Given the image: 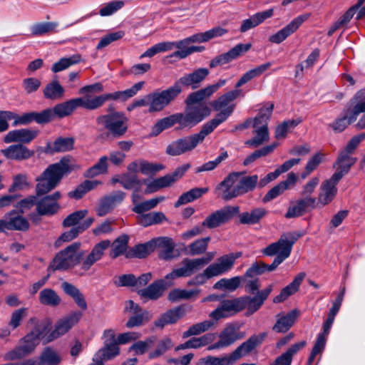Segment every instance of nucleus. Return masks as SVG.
Instances as JSON below:
<instances>
[{"mask_svg":"<svg viewBox=\"0 0 365 365\" xmlns=\"http://www.w3.org/2000/svg\"><path fill=\"white\" fill-rule=\"evenodd\" d=\"M102 184V182L100 180H86L80 185H78L76 188L71 191L68 193V195L71 198H74L76 200H78L82 198L88 192L95 189L98 185Z\"/></svg>","mask_w":365,"mask_h":365,"instance_id":"obj_48","label":"nucleus"},{"mask_svg":"<svg viewBox=\"0 0 365 365\" xmlns=\"http://www.w3.org/2000/svg\"><path fill=\"white\" fill-rule=\"evenodd\" d=\"M129 237L127 235H121L117 237L109 247H111L110 257L112 259H116L119 256L125 255L127 253L128 247Z\"/></svg>","mask_w":365,"mask_h":365,"instance_id":"obj_45","label":"nucleus"},{"mask_svg":"<svg viewBox=\"0 0 365 365\" xmlns=\"http://www.w3.org/2000/svg\"><path fill=\"white\" fill-rule=\"evenodd\" d=\"M273 13V9H269L266 11L256 13L250 16V18L243 20L240 29V32L245 33L248 30L256 27L266 19L272 17Z\"/></svg>","mask_w":365,"mask_h":365,"instance_id":"obj_37","label":"nucleus"},{"mask_svg":"<svg viewBox=\"0 0 365 365\" xmlns=\"http://www.w3.org/2000/svg\"><path fill=\"white\" fill-rule=\"evenodd\" d=\"M297 182V175L294 173H289L287 179L280 182L269 190L262 199L263 202H268L287 190L291 185H294Z\"/></svg>","mask_w":365,"mask_h":365,"instance_id":"obj_33","label":"nucleus"},{"mask_svg":"<svg viewBox=\"0 0 365 365\" xmlns=\"http://www.w3.org/2000/svg\"><path fill=\"white\" fill-rule=\"evenodd\" d=\"M240 90L235 89L222 95L212 103L213 109L215 110H222V108L225 109L230 106H234L235 108V104L230 103L240 96Z\"/></svg>","mask_w":365,"mask_h":365,"instance_id":"obj_51","label":"nucleus"},{"mask_svg":"<svg viewBox=\"0 0 365 365\" xmlns=\"http://www.w3.org/2000/svg\"><path fill=\"white\" fill-rule=\"evenodd\" d=\"M175 243L168 237H159L155 238V250L158 249V257L160 259L170 261L175 256L174 255Z\"/></svg>","mask_w":365,"mask_h":365,"instance_id":"obj_32","label":"nucleus"},{"mask_svg":"<svg viewBox=\"0 0 365 365\" xmlns=\"http://www.w3.org/2000/svg\"><path fill=\"white\" fill-rule=\"evenodd\" d=\"M155 250V238L143 244H138L130 249L125 254L126 258L143 259Z\"/></svg>","mask_w":365,"mask_h":365,"instance_id":"obj_40","label":"nucleus"},{"mask_svg":"<svg viewBox=\"0 0 365 365\" xmlns=\"http://www.w3.org/2000/svg\"><path fill=\"white\" fill-rule=\"evenodd\" d=\"M245 333L240 331V326L237 322H230L219 334V339L207 347L208 351L229 347L236 341L244 339Z\"/></svg>","mask_w":365,"mask_h":365,"instance_id":"obj_11","label":"nucleus"},{"mask_svg":"<svg viewBox=\"0 0 365 365\" xmlns=\"http://www.w3.org/2000/svg\"><path fill=\"white\" fill-rule=\"evenodd\" d=\"M244 277H234L230 279L223 278L217 281L213 286L215 289L233 292L236 290L241 284Z\"/></svg>","mask_w":365,"mask_h":365,"instance_id":"obj_54","label":"nucleus"},{"mask_svg":"<svg viewBox=\"0 0 365 365\" xmlns=\"http://www.w3.org/2000/svg\"><path fill=\"white\" fill-rule=\"evenodd\" d=\"M38 134V131L28 128H21L13 130L7 133L4 138V142L6 143H19L18 144H29L35 139Z\"/></svg>","mask_w":365,"mask_h":365,"instance_id":"obj_26","label":"nucleus"},{"mask_svg":"<svg viewBox=\"0 0 365 365\" xmlns=\"http://www.w3.org/2000/svg\"><path fill=\"white\" fill-rule=\"evenodd\" d=\"M81 56L79 54H74L70 57L61 58L58 61L53 64L51 71L53 73L62 71L70 66L80 63Z\"/></svg>","mask_w":365,"mask_h":365,"instance_id":"obj_58","label":"nucleus"},{"mask_svg":"<svg viewBox=\"0 0 365 365\" xmlns=\"http://www.w3.org/2000/svg\"><path fill=\"white\" fill-rule=\"evenodd\" d=\"M265 336L266 333L253 334L230 354L221 357L209 355L200 358L196 365H233L237 360L250 354L259 346Z\"/></svg>","mask_w":365,"mask_h":365,"instance_id":"obj_7","label":"nucleus"},{"mask_svg":"<svg viewBox=\"0 0 365 365\" xmlns=\"http://www.w3.org/2000/svg\"><path fill=\"white\" fill-rule=\"evenodd\" d=\"M43 93L46 99L57 100L63 97L64 88L57 80H53L45 86Z\"/></svg>","mask_w":365,"mask_h":365,"instance_id":"obj_53","label":"nucleus"},{"mask_svg":"<svg viewBox=\"0 0 365 365\" xmlns=\"http://www.w3.org/2000/svg\"><path fill=\"white\" fill-rule=\"evenodd\" d=\"M259 179L257 175L243 177L240 179L237 188L234 192V196H240L245 193L251 192L258 186Z\"/></svg>","mask_w":365,"mask_h":365,"instance_id":"obj_47","label":"nucleus"},{"mask_svg":"<svg viewBox=\"0 0 365 365\" xmlns=\"http://www.w3.org/2000/svg\"><path fill=\"white\" fill-rule=\"evenodd\" d=\"M339 180H335L331 176L321 185V192L317 199V206L324 207L330 203L337 193L336 185Z\"/></svg>","mask_w":365,"mask_h":365,"instance_id":"obj_25","label":"nucleus"},{"mask_svg":"<svg viewBox=\"0 0 365 365\" xmlns=\"http://www.w3.org/2000/svg\"><path fill=\"white\" fill-rule=\"evenodd\" d=\"M274 105L272 103H269L267 106L261 108L257 116L252 120L253 127L267 126Z\"/></svg>","mask_w":365,"mask_h":365,"instance_id":"obj_61","label":"nucleus"},{"mask_svg":"<svg viewBox=\"0 0 365 365\" xmlns=\"http://www.w3.org/2000/svg\"><path fill=\"white\" fill-rule=\"evenodd\" d=\"M96 120L107 130L108 135L114 138L123 137L128 131V118L123 112L100 115Z\"/></svg>","mask_w":365,"mask_h":365,"instance_id":"obj_10","label":"nucleus"},{"mask_svg":"<svg viewBox=\"0 0 365 365\" xmlns=\"http://www.w3.org/2000/svg\"><path fill=\"white\" fill-rule=\"evenodd\" d=\"M270 288L260 292L255 297H240L232 299L222 300L217 307L209 314L211 319L196 323L190 326L183 332L182 337L199 335L203 332L214 329L217 322L222 319L229 318L247 308V315H252L258 311L268 298Z\"/></svg>","mask_w":365,"mask_h":365,"instance_id":"obj_1","label":"nucleus"},{"mask_svg":"<svg viewBox=\"0 0 365 365\" xmlns=\"http://www.w3.org/2000/svg\"><path fill=\"white\" fill-rule=\"evenodd\" d=\"M75 139L73 137H58L53 143H47L43 152L53 155L57 153H66L73 150Z\"/></svg>","mask_w":365,"mask_h":365,"instance_id":"obj_30","label":"nucleus"},{"mask_svg":"<svg viewBox=\"0 0 365 365\" xmlns=\"http://www.w3.org/2000/svg\"><path fill=\"white\" fill-rule=\"evenodd\" d=\"M363 99H365V90H360L350 101L351 108L344 109L339 116L329 125L334 133H339L345 130L360 113L365 112V102H363Z\"/></svg>","mask_w":365,"mask_h":365,"instance_id":"obj_9","label":"nucleus"},{"mask_svg":"<svg viewBox=\"0 0 365 365\" xmlns=\"http://www.w3.org/2000/svg\"><path fill=\"white\" fill-rule=\"evenodd\" d=\"M173 184H174L173 179L169 174H167L150 182L147 186L145 192L152 193L161 188L170 187Z\"/></svg>","mask_w":365,"mask_h":365,"instance_id":"obj_60","label":"nucleus"},{"mask_svg":"<svg viewBox=\"0 0 365 365\" xmlns=\"http://www.w3.org/2000/svg\"><path fill=\"white\" fill-rule=\"evenodd\" d=\"M214 257V253L209 252L207 257L197 259L185 258L182 261V267L175 269L165 276L166 279H174L175 277H187L193 274L201 269L205 264L210 262Z\"/></svg>","mask_w":365,"mask_h":365,"instance_id":"obj_12","label":"nucleus"},{"mask_svg":"<svg viewBox=\"0 0 365 365\" xmlns=\"http://www.w3.org/2000/svg\"><path fill=\"white\" fill-rule=\"evenodd\" d=\"M305 277L304 272L299 273L287 286L284 287L280 293L273 299V302L275 304L281 303L285 301L289 297L295 294L302 284L304 278Z\"/></svg>","mask_w":365,"mask_h":365,"instance_id":"obj_35","label":"nucleus"},{"mask_svg":"<svg viewBox=\"0 0 365 365\" xmlns=\"http://www.w3.org/2000/svg\"><path fill=\"white\" fill-rule=\"evenodd\" d=\"M163 280H158L150 284L148 287L138 291V294L145 302L148 300H157L163 294L165 290Z\"/></svg>","mask_w":365,"mask_h":365,"instance_id":"obj_36","label":"nucleus"},{"mask_svg":"<svg viewBox=\"0 0 365 365\" xmlns=\"http://www.w3.org/2000/svg\"><path fill=\"white\" fill-rule=\"evenodd\" d=\"M310 14H306L299 15L291 21L286 26L278 31L276 34L271 35L269 37V41L272 43L279 44L284 41L287 37L291 36L300 26L307 21Z\"/></svg>","mask_w":365,"mask_h":365,"instance_id":"obj_22","label":"nucleus"},{"mask_svg":"<svg viewBox=\"0 0 365 365\" xmlns=\"http://www.w3.org/2000/svg\"><path fill=\"white\" fill-rule=\"evenodd\" d=\"M175 124H176L175 114L163 118L154 124L152 127L150 135L152 136H157L164 130L173 127Z\"/></svg>","mask_w":365,"mask_h":365,"instance_id":"obj_59","label":"nucleus"},{"mask_svg":"<svg viewBox=\"0 0 365 365\" xmlns=\"http://www.w3.org/2000/svg\"><path fill=\"white\" fill-rule=\"evenodd\" d=\"M299 237L300 235L292 232L282 235L278 241L269 245L262 251L266 256L276 255L272 263L267 264L261 261L254 262L245 272L243 275L244 279L257 277L265 272L275 270L284 260L289 257L292 247Z\"/></svg>","mask_w":365,"mask_h":365,"instance_id":"obj_5","label":"nucleus"},{"mask_svg":"<svg viewBox=\"0 0 365 365\" xmlns=\"http://www.w3.org/2000/svg\"><path fill=\"white\" fill-rule=\"evenodd\" d=\"M241 175L240 173H230L217 187V190L221 191V197L224 200H230L237 196H234V192L237 188V185L233 186L235 181Z\"/></svg>","mask_w":365,"mask_h":365,"instance_id":"obj_31","label":"nucleus"},{"mask_svg":"<svg viewBox=\"0 0 365 365\" xmlns=\"http://www.w3.org/2000/svg\"><path fill=\"white\" fill-rule=\"evenodd\" d=\"M239 206H225L209 215L202 222V225L209 229L216 228L229 222L233 217L239 214Z\"/></svg>","mask_w":365,"mask_h":365,"instance_id":"obj_15","label":"nucleus"},{"mask_svg":"<svg viewBox=\"0 0 365 365\" xmlns=\"http://www.w3.org/2000/svg\"><path fill=\"white\" fill-rule=\"evenodd\" d=\"M233 111L234 106H228L218 113L213 119L205 123L199 133L192 135L197 145L202 143L206 136L210 134L219 125L225 122Z\"/></svg>","mask_w":365,"mask_h":365,"instance_id":"obj_16","label":"nucleus"},{"mask_svg":"<svg viewBox=\"0 0 365 365\" xmlns=\"http://www.w3.org/2000/svg\"><path fill=\"white\" fill-rule=\"evenodd\" d=\"M110 245L109 240H101L96 244L86 255L85 250H80L81 245L80 242H73L56 253L47 270L48 272L66 271L79 265L81 270L84 272H88L93 265L103 258Z\"/></svg>","mask_w":365,"mask_h":365,"instance_id":"obj_2","label":"nucleus"},{"mask_svg":"<svg viewBox=\"0 0 365 365\" xmlns=\"http://www.w3.org/2000/svg\"><path fill=\"white\" fill-rule=\"evenodd\" d=\"M278 143H274L271 145L264 146L260 149L255 150L252 153L247 156L243 161V165L247 166L255 162L257 159L268 155L272 153L277 147Z\"/></svg>","mask_w":365,"mask_h":365,"instance_id":"obj_56","label":"nucleus"},{"mask_svg":"<svg viewBox=\"0 0 365 365\" xmlns=\"http://www.w3.org/2000/svg\"><path fill=\"white\" fill-rule=\"evenodd\" d=\"M316 207L315 197H302L290 204L284 217L287 219L299 217Z\"/></svg>","mask_w":365,"mask_h":365,"instance_id":"obj_24","label":"nucleus"},{"mask_svg":"<svg viewBox=\"0 0 365 365\" xmlns=\"http://www.w3.org/2000/svg\"><path fill=\"white\" fill-rule=\"evenodd\" d=\"M61 361V356L51 346L45 347L38 357V365H58Z\"/></svg>","mask_w":365,"mask_h":365,"instance_id":"obj_49","label":"nucleus"},{"mask_svg":"<svg viewBox=\"0 0 365 365\" xmlns=\"http://www.w3.org/2000/svg\"><path fill=\"white\" fill-rule=\"evenodd\" d=\"M108 157L106 155L101 157L96 164L86 170L83 176L87 178H93L100 175L106 174L108 168Z\"/></svg>","mask_w":365,"mask_h":365,"instance_id":"obj_52","label":"nucleus"},{"mask_svg":"<svg viewBox=\"0 0 365 365\" xmlns=\"http://www.w3.org/2000/svg\"><path fill=\"white\" fill-rule=\"evenodd\" d=\"M55 119L53 108H46L41 112H29L23 114L22 122L28 125L33 121L38 124H46Z\"/></svg>","mask_w":365,"mask_h":365,"instance_id":"obj_34","label":"nucleus"},{"mask_svg":"<svg viewBox=\"0 0 365 365\" xmlns=\"http://www.w3.org/2000/svg\"><path fill=\"white\" fill-rule=\"evenodd\" d=\"M73 170L71 157L64 156L58 163L51 164L36 178V186L37 196L47 194L54 189L63 176L68 175Z\"/></svg>","mask_w":365,"mask_h":365,"instance_id":"obj_6","label":"nucleus"},{"mask_svg":"<svg viewBox=\"0 0 365 365\" xmlns=\"http://www.w3.org/2000/svg\"><path fill=\"white\" fill-rule=\"evenodd\" d=\"M307 344L305 341H302L292 344L285 352L277 356L270 365H291L293 356Z\"/></svg>","mask_w":365,"mask_h":365,"instance_id":"obj_42","label":"nucleus"},{"mask_svg":"<svg viewBox=\"0 0 365 365\" xmlns=\"http://www.w3.org/2000/svg\"><path fill=\"white\" fill-rule=\"evenodd\" d=\"M39 302L46 306L56 307L61 302V298L52 289L46 288L39 293Z\"/></svg>","mask_w":365,"mask_h":365,"instance_id":"obj_55","label":"nucleus"},{"mask_svg":"<svg viewBox=\"0 0 365 365\" xmlns=\"http://www.w3.org/2000/svg\"><path fill=\"white\" fill-rule=\"evenodd\" d=\"M137 220L140 225L147 227L153 225L161 224L168 221V219L162 212H151L138 215Z\"/></svg>","mask_w":365,"mask_h":365,"instance_id":"obj_46","label":"nucleus"},{"mask_svg":"<svg viewBox=\"0 0 365 365\" xmlns=\"http://www.w3.org/2000/svg\"><path fill=\"white\" fill-rule=\"evenodd\" d=\"M297 314V310L294 309L285 315H282L280 314H277V319L272 327V330L277 333L287 332L294 324Z\"/></svg>","mask_w":365,"mask_h":365,"instance_id":"obj_38","label":"nucleus"},{"mask_svg":"<svg viewBox=\"0 0 365 365\" xmlns=\"http://www.w3.org/2000/svg\"><path fill=\"white\" fill-rule=\"evenodd\" d=\"M6 222L7 230H17L25 232L30 227L28 220L17 210H12L4 215Z\"/></svg>","mask_w":365,"mask_h":365,"instance_id":"obj_29","label":"nucleus"},{"mask_svg":"<svg viewBox=\"0 0 365 365\" xmlns=\"http://www.w3.org/2000/svg\"><path fill=\"white\" fill-rule=\"evenodd\" d=\"M199 292V289L186 290L175 289L169 292L168 299L172 302H178L180 299H189L197 295Z\"/></svg>","mask_w":365,"mask_h":365,"instance_id":"obj_62","label":"nucleus"},{"mask_svg":"<svg viewBox=\"0 0 365 365\" xmlns=\"http://www.w3.org/2000/svg\"><path fill=\"white\" fill-rule=\"evenodd\" d=\"M125 311L132 314L127 321L125 326L127 328H133L140 327L148 322L151 316L146 310H143L142 308L133 300L125 302Z\"/></svg>","mask_w":365,"mask_h":365,"instance_id":"obj_20","label":"nucleus"},{"mask_svg":"<svg viewBox=\"0 0 365 365\" xmlns=\"http://www.w3.org/2000/svg\"><path fill=\"white\" fill-rule=\"evenodd\" d=\"M356 161V158H354L351 155L341 150L334 164V167H336V172L332 175L334 178L341 180L343 176L349 172L351 168Z\"/></svg>","mask_w":365,"mask_h":365,"instance_id":"obj_27","label":"nucleus"},{"mask_svg":"<svg viewBox=\"0 0 365 365\" xmlns=\"http://www.w3.org/2000/svg\"><path fill=\"white\" fill-rule=\"evenodd\" d=\"M197 146L192 135L178 138L170 143L165 153L170 156H178L190 152Z\"/></svg>","mask_w":365,"mask_h":365,"instance_id":"obj_21","label":"nucleus"},{"mask_svg":"<svg viewBox=\"0 0 365 365\" xmlns=\"http://www.w3.org/2000/svg\"><path fill=\"white\" fill-rule=\"evenodd\" d=\"M242 256V252H232L225 255L217 259V262L212 263L205 269V274L208 277L220 275L230 270L237 259Z\"/></svg>","mask_w":365,"mask_h":365,"instance_id":"obj_18","label":"nucleus"},{"mask_svg":"<svg viewBox=\"0 0 365 365\" xmlns=\"http://www.w3.org/2000/svg\"><path fill=\"white\" fill-rule=\"evenodd\" d=\"M272 66V63L267 62L259 65L251 70H249L246 73H245L241 78L238 80V81L235 84V88H240L242 85L247 83L250 80L261 76L264 72H265L268 68Z\"/></svg>","mask_w":365,"mask_h":365,"instance_id":"obj_50","label":"nucleus"},{"mask_svg":"<svg viewBox=\"0 0 365 365\" xmlns=\"http://www.w3.org/2000/svg\"><path fill=\"white\" fill-rule=\"evenodd\" d=\"M226 82L225 79H220L215 84L190 93L185 100V112L175 113L179 128H192L207 117L210 114V109L201 102L225 85Z\"/></svg>","mask_w":365,"mask_h":365,"instance_id":"obj_3","label":"nucleus"},{"mask_svg":"<svg viewBox=\"0 0 365 365\" xmlns=\"http://www.w3.org/2000/svg\"><path fill=\"white\" fill-rule=\"evenodd\" d=\"M253 134L255 136L245 142V145L250 148H257L269 140V134L267 126H259L255 128Z\"/></svg>","mask_w":365,"mask_h":365,"instance_id":"obj_44","label":"nucleus"},{"mask_svg":"<svg viewBox=\"0 0 365 365\" xmlns=\"http://www.w3.org/2000/svg\"><path fill=\"white\" fill-rule=\"evenodd\" d=\"M120 353V348L118 343H103V346L100 349L96 356H98L103 361L104 360H110L118 356Z\"/></svg>","mask_w":365,"mask_h":365,"instance_id":"obj_57","label":"nucleus"},{"mask_svg":"<svg viewBox=\"0 0 365 365\" xmlns=\"http://www.w3.org/2000/svg\"><path fill=\"white\" fill-rule=\"evenodd\" d=\"M251 47L252 44L250 43H238L227 52L213 58L210 61L209 66L211 68H213L217 66L225 65L247 53L251 48Z\"/></svg>","mask_w":365,"mask_h":365,"instance_id":"obj_19","label":"nucleus"},{"mask_svg":"<svg viewBox=\"0 0 365 365\" xmlns=\"http://www.w3.org/2000/svg\"><path fill=\"white\" fill-rule=\"evenodd\" d=\"M48 327L44 324H36L34 328L19 339L17 345L4 355L5 361H15L32 354L41 339H44Z\"/></svg>","mask_w":365,"mask_h":365,"instance_id":"obj_8","label":"nucleus"},{"mask_svg":"<svg viewBox=\"0 0 365 365\" xmlns=\"http://www.w3.org/2000/svg\"><path fill=\"white\" fill-rule=\"evenodd\" d=\"M57 22H41L31 27V34L34 36H43L49 33L56 32L58 27Z\"/></svg>","mask_w":365,"mask_h":365,"instance_id":"obj_63","label":"nucleus"},{"mask_svg":"<svg viewBox=\"0 0 365 365\" xmlns=\"http://www.w3.org/2000/svg\"><path fill=\"white\" fill-rule=\"evenodd\" d=\"M164 200L165 197L160 196L145 200L138 205H136V206H134L132 208V211L139 215L144 214L145 212L155 208L159 202L163 201Z\"/></svg>","mask_w":365,"mask_h":365,"instance_id":"obj_64","label":"nucleus"},{"mask_svg":"<svg viewBox=\"0 0 365 365\" xmlns=\"http://www.w3.org/2000/svg\"><path fill=\"white\" fill-rule=\"evenodd\" d=\"M184 315L185 309L181 306L170 309L163 314L161 317L155 322V326L163 328L165 325L177 322Z\"/></svg>","mask_w":365,"mask_h":365,"instance_id":"obj_39","label":"nucleus"},{"mask_svg":"<svg viewBox=\"0 0 365 365\" xmlns=\"http://www.w3.org/2000/svg\"><path fill=\"white\" fill-rule=\"evenodd\" d=\"M267 210L263 207H256L250 211L237 214L240 222L242 225H255L267 215Z\"/></svg>","mask_w":365,"mask_h":365,"instance_id":"obj_41","label":"nucleus"},{"mask_svg":"<svg viewBox=\"0 0 365 365\" xmlns=\"http://www.w3.org/2000/svg\"><path fill=\"white\" fill-rule=\"evenodd\" d=\"M61 288L66 294L73 299L79 308L82 310L87 309L88 306L84 296L76 286L68 282H63L61 284Z\"/></svg>","mask_w":365,"mask_h":365,"instance_id":"obj_43","label":"nucleus"},{"mask_svg":"<svg viewBox=\"0 0 365 365\" xmlns=\"http://www.w3.org/2000/svg\"><path fill=\"white\" fill-rule=\"evenodd\" d=\"M173 85L161 91H155L148 94L150 100L149 112H160L175 101L180 95Z\"/></svg>","mask_w":365,"mask_h":365,"instance_id":"obj_13","label":"nucleus"},{"mask_svg":"<svg viewBox=\"0 0 365 365\" xmlns=\"http://www.w3.org/2000/svg\"><path fill=\"white\" fill-rule=\"evenodd\" d=\"M61 197V192L56 191L37 200L36 212L38 214L40 215L51 216L57 213L60 209L58 200Z\"/></svg>","mask_w":365,"mask_h":365,"instance_id":"obj_23","label":"nucleus"},{"mask_svg":"<svg viewBox=\"0 0 365 365\" xmlns=\"http://www.w3.org/2000/svg\"><path fill=\"white\" fill-rule=\"evenodd\" d=\"M83 316L82 312L79 311L73 312L68 315L60 319L55 324L54 329L47 334L46 331V336L44 338L46 343H49L61 336L65 334L69 331Z\"/></svg>","mask_w":365,"mask_h":365,"instance_id":"obj_14","label":"nucleus"},{"mask_svg":"<svg viewBox=\"0 0 365 365\" xmlns=\"http://www.w3.org/2000/svg\"><path fill=\"white\" fill-rule=\"evenodd\" d=\"M1 153L9 160L23 161L33 157L34 150L29 149L22 144H14L1 150Z\"/></svg>","mask_w":365,"mask_h":365,"instance_id":"obj_28","label":"nucleus"},{"mask_svg":"<svg viewBox=\"0 0 365 365\" xmlns=\"http://www.w3.org/2000/svg\"><path fill=\"white\" fill-rule=\"evenodd\" d=\"M209 73L210 71L206 68H197L192 73L183 75L173 83V86L178 91L179 94L182 91V86L197 89Z\"/></svg>","mask_w":365,"mask_h":365,"instance_id":"obj_17","label":"nucleus"},{"mask_svg":"<svg viewBox=\"0 0 365 365\" xmlns=\"http://www.w3.org/2000/svg\"><path fill=\"white\" fill-rule=\"evenodd\" d=\"M145 85L144 81L135 83L131 88L122 91H115L112 93H106L93 98L87 96L84 98H73L66 102L56 104L53 110L55 118H63L70 115L77 108L82 107L88 110H95L103 105L108 100L126 101L134 96Z\"/></svg>","mask_w":365,"mask_h":365,"instance_id":"obj_4","label":"nucleus"}]
</instances>
